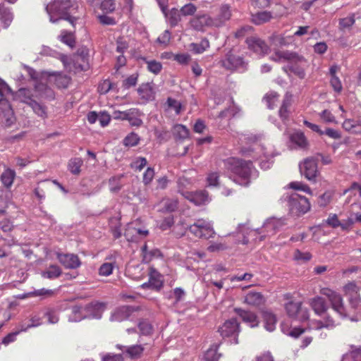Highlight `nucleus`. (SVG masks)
I'll return each instance as SVG.
<instances>
[{
	"instance_id": "c9c22d12",
	"label": "nucleus",
	"mask_w": 361,
	"mask_h": 361,
	"mask_svg": "<svg viewBox=\"0 0 361 361\" xmlns=\"http://www.w3.org/2000/svg\"><path fill=\"white\" fill-rule=\"evenodd\" d=\"M59 38L61 42L71 47H73L75 46V39L73 33L71 32L63 30L61 31Z\"/></svg>"
},
{
	"instance_id": "69168bd1",
	"label": "nucleus",
	"mask_w": 361,
	"mask_h": 361,
	"mask_svg": "<svg viewBox=\"0 0 361 361\" xmlns=\"http://www.w3.org/2000/svg\"><path fill=\"white\" fill-rule=\"evenodd\" d=\"M279 98V94L276 92H271L269 94H266L264 97V99L267 102V104L269 107V109H274L275 106V102Z\"/></svg>"
},
{
	"instance_id": "4468645a",
	"label": "nucleus",
	"mask_w": 361,
	"mask_h": 361,
	"mask_svg": "<svg viewBox=\"0 0 361 361\" xmlns=\"http://www.w3.org/2000/svg\"><path fill=\"white\" fill-rule=\"evenodd\" d=\"M266 299L260 293L255 290L249 291L244 297L243 302L249 306L259 307L264 305Z\"/></svg>"
},
{
	"instance_id": "2f4dec72",
	"label": "nucleus",
	"mask_w": 361,
	"mask_h": 361,
	"mask_svg": "<svg viewBox=\"0 0 361 361\" xmlns=\"http://www.w3.org/2000/svg\"><path fill=\"white\" fill-rule=\"evenodd\" d=\"M301 306V302L290 301L285 305V309L289 317L295 318Z\"/></svg>"
},
{
	"instance_id": "bf43d9fd",
	"label": "nucleus",
	"mask_w": 361,
	"mask_h": 361,
	"mask_svg": "<svg viewBox=\"0 0 361 361\" xmlns=\"http://www.w3.org/2000/svg\"><path fill=\"white\" fill-rule=\"evenodd\" d=\"M136 228L134 227L132 224L128 225L125 233L124 236L126 237L128 241H135L136 240Z\"/></svg>"
},
{
	"instance_id": "774afa93",
	"label": "nucleus",
	"mask_w": 361,
	"mask_h": 361,
	"mask_svg": "<svg viewBox=\"0 0 361 361\" xmlns=\"http://www.w3.org/2000/svg\"><path fill=\"white\" fill-rule=\"evenodd\" d=\"M312 255L310 252H302L296 250L294 252V259L298 261L307 262L310 260Z\"/></svg>"
},
{
	"instance_id": "4c0bfd02",
	"label": "nucleus",
	"mask_w": 361,
	"mask_h": 361,
	"mask_svg": "<svg viewBox=\"0 0 361 361\" xmlns=\"http://www.w3.org/2000/svg\"><path fill=\"white\" fill-rule=\"evenodd\" d=\"M190 47L194 53L202 54L209 47V42L204 38L200 43H192Z\"/></svg>"
},
{
	"instance_id": "f8f14e48",
	"label": "nucleus",
	"mask_w": 361,
	"mask_h": 361,
	"mask_svg": "<svg viewBox=\"0 0 361 361\" xmlns=\"http://www.w3.org/2000/svg\"><path fill=\"white\" fill-rule=\"evenodd\" d=\"M222 66L228 70H236L238 68H244L245 66L243 58L233 54L231 51L226 54L225 59L221 61Z\"/></svg>"
},
{
	"instance_id": "680f3d73",
	"label": "nucleus",
	"mask_w": 361,
	"mask_h": 361,
	"mask_svg": "<svg viewBox=\"0 0 361 361\" xmlns=\"http://www.w3.org/2000/svg\"><path fill=\"white\" fill-rule=\"evenodd\" d=\"M269 40L276 46H285L288 44L286 37L281 35L273 34L269 37Z\"/></svg>"
},
{
	"instance_id": "c03bdc74",
	"label": "nucleus",
	"mask_w": 361,
	"mask_h": 361,
	"mask_svg": "<svg viewBox=\"0 0 361 361\" xmlns=\"http://www.w3.org/2000/svg\"><path fill=\"white\" fill-rule=\"evenodd\" d=\"M220 357L221 354L217 353V345H215L214 348L212 347L206 351L202 361H219Z\"/></svg>"
},
{
	"instance_id": "052dcab7",
	"label": "nucleus",
	"mask_w": 361,
	"mask_h": 361,
	"mask_svg": "<svg viewBox=\"0 0 361 361\" xmlns=\"http://www.w3.org/2000/svg\"><path fill=\"white\" fill-rule=\"evenodd\" d=\"M326 224L333 228H337L341 225V221L338 219L337 214H330L326 220Z\"/></svg>"
},
{
	"instance_id": "dca6fc26",
	"label": "nucleus",
	"mask_w": 361,
	"mask_h": 361,
	"mask_svg": "<svg viewBox=\"0 0 361 361\" xmlns=\"http://www.w3.org/2000/svg\"><path fill=\"white\" fill-rule=\"evenodd\" d=\"M133 308L130 306H121L116 309L111 314V322H121L130 318L133 312Z\"/></svg>"
},
{
	"instance_id": "1a4fd4ad",
	"label": "nucleus",
	"mask_w": 361,
	"mask_h": 361,
	"mask_svg": "<svg viewBox=\"0 0 361 361\" xmlns=\"http://www.w3.org/2000/svg\"><path fill=\"white\" fill-rule=\"evenodd\" d=\"M245 43L250 50L259 56H264L269 51V47L267 42L257 36L247 37Z\"/></svg>"
},
{
	"instance_id": "4be33fe9",
	"label": "nucleus",
	"mask_w": 361,
	"mask_h": 361,
	"mask_svg": "<svg viewBox=\"0 0 361 361\" xmlns=\"http://www.w3.org/2000/svg\"><path fill=\"white\" fill-rule=\"evenodd\" d=\"M172 134L177 142H181L189 138L188 128L182 124H176L172 129Z\"/></svg>"
},
{
	"instance_id": "49530a36",
	"label": "nucleus",
	"mask_w": 361,
	"mask_h": 361,
	"mask_svg": "<svg viewBox=\"0 0 361 361\" xmlns=\"http://www.w3.org/2000/svg\"><path fill=\"white\" fill-rule=\"evenodd\" d=\"M115 0H102L100 4V9L104 13H111L116 10Z\"/></svg>"
},
{
	"instance_id": "6e6d98bb",
	"label": "nucleus",
	"mask_w": 361,
	"mask_h": 361,
	"mask_svg": "<svg viewBox=\"0 0 361 361\" xmlns=\"http://www.w3.org/2000/svg\"><path fill=\"white\" fill-rule=\"evenodd\" d=\"M184 16H192L197 11V7L192 3L187 4L179 10Z\"/></svg>"
},
{
	"instance_id": "a878e982",
	"label": "nucleus",
	"mask_w": 361,
	"mask_h": 361,
	"mask_svg": "<svg viewBox=\"0 0 361 361\" xmlns=\"http://www.w3.org/2000/svg\"><path fill=\"white\" fill-rule=\"evenodd\" d=\"M262 317L264 322V327L269 331H273L276 329V316L269 312H264Z\"/></svg>"
},
{
	"instance_id": "7ed1b4c3",
	"label": "nucleus",
	"mask_w": 361,
	"mask_h": 361,
	"mask_svg": "<svg viewBox=\"0 0 361 361\" xmlns=\"http://www.w3.org/2000/svg\"><path fill=\"white\" fill-rule=\"evenodd\" d=\"M320 294L326 296L331 303L332 309L336 311L341 317H349L352 321L357 319L350 316V313L345 309L342 296L335 290L329 288H322Z\"/></svg>"
},
{
	"instance_id": "7c9ffc66",
	"label": "nucleus",
	"mask_w": 361,
	"mask_h": 361,
	"mask_svg": "<svg viewBox=\"0 0 361 361\" xmlns=\"http://www.w3.org/2000/svg\"><path fill=\"white\" fill-rule=\"evenodd\" d=\"M334 195L333 190H326L321 195L317 200V204L320 207H327L332 201Z\"/></svg>"
},
{
	"instance_id": "5fc2aeb1",
	"label": "nucleus",
	"mask_w": 361,
	"mask_h": 361,
	"mask_svg": "<svg viewBox=\"0 0 361 361\" xmlns=\"http://www.w3.org/2000/svg\"><path fill=\"white\" fill-rule=\"evenodd\" d=\"M44 315L45 317L47 318L48 322L49 324H56L59 321V317L57 316L56 312L53 308L47 307L45 310Z\"/></svg>"
},
{
	"instance_id": "0eeeda50",
	"label": "nucleus",
	"mask_w": 361,
	"mask_h": 361,
	"mask_svg": "<svg viewBox=\"0 0 361 361\" xmlns=\"http://www.w3.org/2000/svg\"><path fill=\"white\" fill-rule=\"evenodd\" d=\"M218 331L223 338H230L232 343H238V336L240 331V324L235 319L226 321Z\"/></svg>"
},
{
	"instance_id": "ea45409f",
	"label": "nucleus",
	"mask_w": 361,
	"mask_h": 361,
	"mask_svg": "<svg viewBox=\"0 0 361 361\" xmlns=\"http://www.w3.org/2000/svg\"><path fill=\"white\" fill-rule=\"evenodd\" d=\"M291 141L300 147H305L307 145V140L302 132H296L291 135Z\"/></svg>"
},
{
	"instance_id": "58836bf2",
	"label": "nucleus",
	"mask_w": 361,
	"mask_h": 361,
	"mask_svg": "<svg viewBox=\"0 0 361 361\" xmlns=\"http://www.w3.org/2000/svg\"><path fill=\"white\" fill-rule=\"evenodd\" d=\"M143 60L147 63V68L149 72L157 75L161 71L162 64L161 62L156 60H147L146 59H143Z\"/></svg>"
},
{
	"instance_id": "cd10ccee",
	"label": "nucleus",
	"mask_w": 361,
	"mask_h": 361,
	"mask_svg": "<svg viewBox=\"0 0 361 361\" xmlns=\"http://www.w3.org/2000/svg\"><path fill=\"white\" fill-rule=\"evenodd\" d=\"M0 20L4 27H8L13 20V14L9 8H6L4 4H0Z\"/></svg>"
},
{
	"instance_id": "864d4df0",
	"label": "nucleus",
	"mask_w": 361,
	"mask_h": 361,
	"mask_svg": "<svg viewBox=\"0 0 361 361\" xmlns=\"http://www.w3.org/2000/svg\"><path fill=\"white\" fill-rule=\"evenodd\" d=\"M147 164L145 157H137L131 164L130 168L135 171H141Z\"/></svg>"
},
{
	"instance_id": "39448f33",
	"label": "nucleus",
	"mask_w": 361,
	"mask_h": 361,
	"mask_svg": "<svg viewBox=\"0 0 361 361\" xmlns=\"http://www.w3.org/2000/svg\"><path fill=\"white\" fill-rule=\"evenodd\" d=\"M290 210L296 215H302L310 210L309 200L298 193H292L288 198Z\"/></svg>"
},
{
	"instance_id": "f3484780",
	"label": "nucleus",
	"mask_w": 361,
	"mask_h": 361,
	"mask_svg": "<svg viewBox=\"0 0 361 361\" xmlns=\"http://www.w3.org/2000/svg\"><path fill=\"white\" fill-rule=\"evenodd\" d=\"M310 306L319 317H322L324 314L328 313V305L325 300L321 296H316L310 300Z\"/></svg>"
},
{
	"instance_id": "20e7f679",
	"label": "nucleus",
	"mask_w": 361,
	"mask_h": 361,
	"mask_svg": "<svg viewBox=\"0 0 361 361\" xmlns=\"http://www.w3.org/2000/svg\"><path fill=\"white\" fill-rule=\"evenodd\" d=\"M186 180L180 178L178 180V192L190 202H192L197 206H201L207 204L210 202L211 199L209 192L205 190H197L195 192L184 191L181 188L183 181Z\"/></svg>"
},
{
	"instance_id": "f257e3e1",
	"label": "nucleus",
	"mask_w": 361,
	"mask_h": 361,
	"mask_svg": "<svg viewBox=\"0 0 361 361\" xmlns=\"http://www.w3.org/2000/svg\"><path fill=\"white\" fill-rule=\"evenodd\" d=\"M226 171L233 177V180L241 185L247 186L255 169L250 160L238 157H228L224 161Z\"/></svg>"
},
{
	"instance_id": "9d476101",
	"label": "nucleus",
	"mask_w": 361,
	"mask_h": 361,
	"mask_svg": "<svg viewBox=\"0 0 361 361\" xmlns=\"http://www.w3.org/2000/svg\"><path fill=\"white\" fill-rule=\"evenodd\" d=\"M336 326V320L329 314H324L320 319H312L309 322V328L312 330L332 329Z\"/></svg>"
},
{
	"instance_id": "5701e85b",
	"label": "nucleus",
	"mask_w": 361,
	"mask_h": 361,
	"mask_svg": "<svg viewBox=\"0 0 361 361\" xmlns=\"http://www.w3.org/2000/svg\"><path fill=\"white\" fill-rule=\"evenodd\" d=\"M272 18L273 16L271 12L264 11L252 14L251 21L255 25H260L269 22Z\"/></svg>"
},
{
	"instance_id": "8fccbe9b",
	"label": "nucleus",
	"mask_w": 361,
	"mask_h": 361,
	"mask_svg": "<svg viewBox=\"0 0 361 361\" xmlns=\"http://www.w3.org/2000/svg\"><path fill=\"white\" fill-rule=\"evenodd\" d=\"M163 210L167 212H172L176 210L178 202L175 199H166L163 200Z\"/></svg>"
},
{
	"instance_id": "13d9d810",
	"label": "nucleus",
	"mask_w": 361,
	"mask_h": 361,
	"mask_svg": "<svg viewBox=\"0 0 361 361\" xmlns=\"http://www.w3.org/2000/svg\"><path fill=\"white\" fill-rule=\"evenodd\" d=\"M154 170L152 167H148L142 176V182L145 185H149L154 177Z\"/></svg>"
},
{
	"instance_id": "c756f323",
	"label": "nucleus",
	"mask_w": 361,
	"mask_h": 361,
	"mask_svg": "<svg viewBox=\"0 0 361 361\" xmlns=\"http://www.w3.org/2000/svg\"><path fill=\"white\" fill-rule=\"evenodd\" d=\"M15 177V171L7 169L1 175V180L6 188H9L13 185Z\"/></svg>"
},
{
	"instance_id": "e2e57ef3",
	"label": "nucleus",
	"mask_w": 361,
	"mask_h": 361,
	"mask_svg": "<svg viewBox=\"0 0 361 361\" xmlns=\"http://www.w3.org/2000/svg\"><path fill=\"white\" fill-rule=\"evenodd\" d=\"M174 224L173 216L170 214L165 217L159 224V228L162 231L169 229Z\"/></svg>"
},
{
	"instance_id": "6e6552de",
	"label": "nucleus",
	"mask_w": 361,
	"mask_h": 361,
	"mask_svg": "<svg viewBox=\"0 0 361 361\" xmlns=\"http://www.w3.org/2000/svg\"><path fill=\"white\" fill-rule=\"evenodd\" d=\"M300 171L307 180L315 182L319 174L317 161L313 157L305 159L300 166Z\"/></svg>"
},
{
	"instance_id": "a19ab883",
	"label": "nucleus",
	"mask_w": 361,
	"mask_h": 361,
	"mask_svg": "<svg viewBox=\"0 0 361 361\" xmlns=\"http://www.w3.org/2000/svg\"><path fill=\"white\" fill-rule=\"evenodd\" d=\"M61 274V270L56 265H51L47 271H44L42 276L49 279L58 278Z\"/></svg>"
},
{
	"instance_id": "473e14b6",
	"label": "nucleus",
	"mask_w": 361,
	"mask_h": 361,
	"mask_svg": "<svg viewBox=\"0 0 361 361\" xmlns=\"http://www.w3.org/2000/svg\"><path fill=\"white\" fill-rule=\"evenodd\" d=\"M56 293L54 290L47 289V288H41L38 290H35L32 292L28 293L27 295L30 297H37L39 296L42 299L49 298L53 297Z\"/></svg>"
},
{
	"instance_id": "6ab92c4d",
	"label": "nucleus",
	"mask_w": 361,
	"mask_h": 361,
	"mask_svg": "<svg viewBox=\"0 0 361 361\" xmlns=\"http://www.w3.org/2000/svg\"><path fill=\"white\" fill-rule=\"evenodd\" d=\"M161 11L166 19L167 23L171 27H174L181 20V13L176 8H173L169 11L166 10V6H161Z\"/></svg>"
},
{
	"instance_id": "3c124183",
	"label": "nucleus",
	"mask_w": 361,
	"mask_h": 361,
	"mask_svg": "<svg viewBox=\"0 0 361 361\" xmlns=\"http://www.w3.org/2000/svg\"><path fill=\"white\" fill-rule=\"evenodd\" d=\"M219 173L218 172H210L207 176V185L208 187H218L219 185Z\"/></svg>"
},
{
	"instance_id": "f704fd0d",
	"label": "nucleus",
	"mask_w": 361,
	"mask_h": 361,
	"mask_svg": "<svg viewBox=\"0 0 361 361\" xmlns=\"http://www.w3.org/2000/svg\"><path fill=\"white\" fill-rule=\"evenodd\" d=\"M71 82V78L67 75L56 73L55 75L54 83L59 88H67Z\"/></svg>"
},
{
	"instance_id": "0e129e2a",
	"label": "nucleus",
	"mask_w": 361,
	"mask_h": 361,
	"mask_svg": "<svg viewBox=\"0 0 361 361\" xmlns=\"http://www.w3.org/2000/svg\"><path fill=\"white\" fill-rule=\"evenodd\" d=\"M111 82L109 80H104L99 84L97 90L99 94H106L111 89Z\"/></svg>"
},
{
	"instance_id": "ddd939ff",
	"label": "nucleus",
	"mask_w": 361,
	"mask_h": 361,
	"mask_svg": "<svg viewBox=\"0 0 361 361\" xmlns=\"http://www.w3.org/2000/svg\"><path fill=\"white\" fill-rule=\"evenodd\" d=\"M57 258L60 263L67 269H77L81 264L78 256L74 254H58Z\"/></svg>"
},
{
	"instance_id": "b1692460",
	"label": "nucleus",
	"mask_w": 361,
	"mask_h": 361,
	"mask_svg": "<svg viewBox=\"0 0 361 361\" xmlns=\"http://www.w3.org/2000/svg\"><path fill=\"white\" fill-rule=\"evenodd\" d=\"M272 59L275 61H279L283 59L289 62L295 63L302 61V59H298V56L295 54L281 51H276L275 56L272 57Z\"/></svg>"
},
{
	"instance_id": "a211bd4d",
	"label": "nucleus",
	"mask_w": 361,
	"mask_h": 361,
	"mask_svg": "<svg viewBox=\"0 0 361 361\" xmlns=\"http://www.w3.org/2000/svg\"><path fill=\"white\" fill-rule=\"evenodd\" d=\"M231 17V7L227 4H224L220 7L219 12L216 17L213 18L214 25L215 27L223 26L226 21Z\"/></svg>"
},
{
	"instance_id": "603ef678",
	"label": "nucleus",
	"mask_w": 361,
	"mask_h": 361,
	"mask_svg": "<svg viewBox=\"0 0 361 361\" xmlns=\"http://www.w3.org/2000/svg\"><path fill=\"white\" fill-rule=\"evenodd\" d=\"M116 266L113 265V263H103L99 268V274L102 276H110Z\"/></svg>"
},
{
	"instance_id": "423d86ee",
	"label": "nucleus",
	"mask_w": 361,
	"mask_h": 361,
	"mask_svg": "<svg viewBox=\"0 0 361 361\" xmlns=\"http://www.w3.org/2000/svg\"><path fill=\"white\" fill-rule=\"evenodd\" d=\"M189 231L195 237L209 239L213 238L215 232L212 224L204 219H198L189 227Z\"/></svg>"
},
{
	"instance_id": "9b49d317",
	"label": "nucleus",
	"mask_w": 361,
	"mask_h": 361,
	"mask_svg": "<svg viewBox=\"0 0 361 361\" xmlns=\"http://www.w3.org/2000/svg\"><path fill=\"white\" fill-rule=\"evenodd\" d=\"M191 27L197 31L203 32L206 27H214L213 17L208 14L197 15L190 20Z\"/></svg>"
},
{
	"instance_id": "72a5a7b5",
	"label": "nucleus",
	"mask_w": 361,
	"mask_h": 361,
	"mask_svg": "<svg viewBox=\"0 0 361 361\" xmlns=\"http://www.w3.org/2000/svg\"><path fill=\"white\" fill-rule=\"evenodd\" d=\"M144 351V348L140 345H134L127 348L126 353L131 359H138Z\"/></svg>"
},
{
	"instance_id": "393cba45",
	"label": "nucleus",
	"mask_w": 361,
	"mask_h": 361,
	"mask_svg": "<svg viewBox=\"0 0 361 361\" xmlns=\"http://www.w3.org/2000/svg\"><path fill=\"white\" fill-rule=\"evenodd\" d=\"M343 128L350 133H361V124L353 119H345L343 123Z\"/></svg>"
},
{
	"instance_id": "37998d69",
	"label": "nucleus",
	"mask_w": 361,
	"mask_h": 361,
	"mask_svg": "<svg viewBox=\"0 0 361 361\" xmlns=\"http://www.w3.org/2000/svg\"><path fill=\"white\" fill-rule=\"evenodd\" d=\"M31 90L27 88H20L17 92V97L21 100V102L30 105L31 101H34L32 99Z\"/></svg>"
},
{
	"instance_id": "412c9836",
	"label": "nucleus",
	"mask_w": 361,
	"mask_h": 361,
	"mask_svg": "<svg viewBox=\"0 0 361 361\" xmlns=\"http://www.w3.org/2000/svg\"><path fill=\"white\" fill-rule=\"evenodd\" d=\"M235 312L242 318L243 321L248 324L250 326L255 327L258 326L259 320L255 313L240 308L235 309Z\"/></svg>"
},
{
	"instance_id": "aec40b11",
	"label": "nucleus",
	"mask_w": 361,
	"mask_h": 361,
	"mask_svg": "<svg viewBox=\"0 0 361 361\" xmlns=\"http://www.w3.org/2000/svg\"><path fill=\"white\" fill-rule=\"evenodd\" d=\"M162 286L161 275L154 267H150L149 271V281L147 283H144L142 286L151 287L152 288L159 290Z\"/></svg>"
},
{
	"instance_id": "09e8293b",
	"label": "nucleus",
	"mask_w": 361,
	"mask_h": 361,
	"mask_svg": "<svg viewBox=\"0 0 361 361\" xmlns=\"http://www.w3.org/2000/svg\"><path fill=\"white\" fill-rule=\"evenodd\" d=\"M355 22V15L352 14L350 16L341 18L339 20V29L341 30H345L351 27Z\"/></svg>"
},
{
	"instance_id": "bb28decb",
	"label": "nucleus",
	"mask_w": 361,
	"mask_h": 361,
	"mask_svg": "<svg viewBox=\"0 0 361 361\" xmlns=\"http://www.w3.org/2000/svg\"><path fill=\"white\" fill-rule=\"evenodd\" d=\"M83 164V161L80 157L71 158L68 163V169L73 175H79L81 171V166Z\"/></svg>"
},
{
	"instance_id": "de8ad7c7",
	"label": "nucleus",
	"mask_w": 361,
	"mask_h": 361,
	"mask_svg": "<svg viewBox=\"0 0 361 361\" xmlns=\"http://www.w3.org/2000/svg\"><path fill=\"white\" fill-rule=\"evenodd\" d=\"M140 140V137L137 134L130 133L123 139V143L126 147H134L138 145Z\"/></svg>"
},
{
	"instance_id": "c85d7f7f",
	"label": "nucleus",
	"mask_w": 361,
	"mask_h": 361,
	"mask_svg": "<svg viewBox=\"0 0 361 361\" xmlns=\"http://www.w3.org/2000/svg\"><path fill=\"white\" fill-rule=\"evenodd\" d=\"M110 231L115 239H118L121 237V224L120 218L112 217L109 219Z\"/></svg>"
},
{
	"instance_id": "f03ea898",
	"label": "nucleus",
	"mask_w": 361,
	"mask_h": 361,
	"mask_svg": "<svg viewBox=\"0 0 361 361\" xmlns=\"http://www.w3.org/2000/svg\"><path fill=\"white\" fill-rule=\"evenodd\" d=\"M77 8V4L74 1L54 0L46 6V10L50 16V21L55 23L58 20L63 19L74 27L78 18L73 16Z\"/></svg>"
},
{
	"instance_id": "2eb2a0df",
	"label": "nucleus",
	"mask_w": 361,
	"mask_h": 361,
	"mask_svg": "<svg viewBox=\"0 0 361 361\" xmlns=\"http://www.w3.org/2000/svg\"><path fill=\"white\" fill-rule=\"evenodd\" d=\"M0 121L6 126H11L15 121L13 111L8 102L1 103Z\"/></svg>"
},
{
	"instance_id": "79ce46f5",
	"label": "nucleus",
	"mask_w": 361,
	"mask_h": 361,
	"mask_svg": "<svg viewBox=\"0 0 361 361\" xmlns=\"http://www.w3.org/2000/svg\"><path fill=\"white\" fill-rule=\"evenodd\" d=\"M288 188L294 190L302 191L307 194L312 195L311 188L301 181H293L288 184Z\"/></svg>"
},
{
	"instance_id": "e433bc0d",
	"label": "nucleus",
	"mask_w": 361,
	"mask_h": 361,
	"mask_svg": "<svg viewBox=\"0 0 361 361\" xmlns=\"http://www.w3.org/2000/svg\"><path fill=\"white\" fill-rule=\"evenodd\" d=\"M123 177V175H118L109 178V185L111 192H118L122 188L123 185L121 183V180Z\"/></svg>"
},
{
	"instance_id": "338daca9",
	"label": "nucleus",
	"mask_w": 361,
	"mask_h": 361,
	"mask_svg": "<svg viewBox=\"0 0 361 361\" xmlns=\"http://www.w3.org/2000/svg\"><path fill=\"white\" fill-rule=\"evenodd\" d=\"M319 116L321 119L325 123H336L335 116L332 114V113L325 109L319 114Z\"/></svg>"
},
{
	"instance_id": "4d7b16f0",
	"label": "nucleus",
	"mask_w": 361,
	"mask_h": 361,
	"mask_svg": "<svg viewBox=\"0 0 361 361\" xmlns=\"http://www.w3.org/2000/svg\"><path fill=\"white\" fill-rule=\"evenodd\" d=\"M140 333L143 335H149L152 332V326L146 320H142L138 324Z\"/></svg>"
},
{
	"instance_id": "a18cd8bd",
	"label": "nucleus",
	"mask_w": 361,
	"mask_h": 361,
	"mask_svg": "<svg viewBox=\"0 0 361 361\" xmlns=\"http://www.w3.org/2000/svg\"><path fill=\"white\" fill-rule=\"evenodd\" d=\"M30 106L33 109L34 112L39 116L45 118L47 116V108L37 103L36 101H31L30 102Z\"/></svg>"
}]
</instances>
